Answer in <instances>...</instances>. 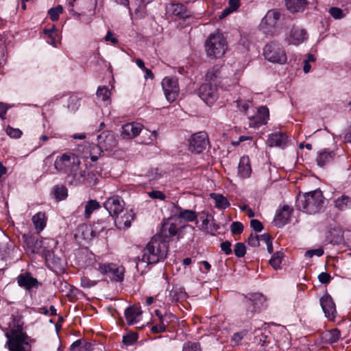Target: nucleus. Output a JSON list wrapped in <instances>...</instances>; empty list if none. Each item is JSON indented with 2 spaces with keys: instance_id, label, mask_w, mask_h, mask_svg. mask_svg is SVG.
Wrapping results in <instances>:
<instances>
[{
  "instance_id": "nucleus-12",
  "label": "nucleus",
  "mask_w": 351,
  "mask_h": 351,
  "mask_svg": "<svg viewBox=\"0 0 351 351\" xmlns=\"http://www.w3.org/2000/svg\"><path fill=\"white\" fill-rule=\"evenodd\" d=\"M162 86L167 99L170 102L175 101L179 93L178 80L173 77H166L162 81Z\"/></svg>"
},
{
  "instance_id": "nucleus-29",
  "label": "nucleus",
  "mask_w": 351,
  "mask_h": 351,
  "mask_svg": "<svg viewBox=\"0 0 351 351\" xmlns=\"http://www.w3.org/2000/svg\"><path fill=\"white\" fill-rule=\"evenodd\" d=\"M124 313L128 325L137 323L140 320L142 313L140 308L136 306L128 307Z\"/></svg>"
},
{
  "instance_id": "nucleus-50",
  "label": "nucleus",
  "mask_w": 351,
  "mask_h": 351,
  "mask_svg": "<svg viewBox=\"0 0 351 351\" xmlns=\"http://www.w3.org/2000/svg\"><path fill=\"white\" fill-rule=\"evenodd\" d=\"M6 134L11 138H19L22 135V132L18 128H13L10 126H8L6 130Z\"/></svg>"
},
{
  "instance_id": "nucleus-4",
  "label": "nucleus",
  "mask_w": 351,
  "mask_h": 351,
  "mask_svg": "<svg viewBox=\"0 0 351 351\" xmlns=\"http://www.w3.org/2000/svg\"><path fill=\"white\" fill-rule=\"evenodd\" d=\"M80 165L79 157L73 153L67 152L58 156L54 162V167L60 173H66L78 169Z\"/></svg>"
},
{
  "instance_id": "nucleus-59",
  "label": "nucleus",
  "mask_w": 351,
  "mask_h": 351,
  "mask_svg": "<svg viewBox=\"0 0 351 351\" xmlns=\"http://www.w3.org/2000/svg\"><path fill=\"white\" fill-rule=\"evenodd\" d=\"M221 249L222 251H223L226 254L229 255L232 254V249H231V243L226 241L224 242H222L220 245Z\"/></svg>"
},
{
  "instance_id": "nucleus-57",
  "label": "nucleus",
  "mask_w": 351,
  "mask_h": 351,
  "mask_svg": "<svg viewBox=\"0 0 351 351\" xmlns=\"http://www.w3.org/2000/svg\"><path fill=\"white\" fill-rule=\"evenodd\" d=\"M137 340V336L135 334L128 335L123 337V342L127 346L132 345Z\"/></svg>"
},
{
  "instance_id": "nucleus-25",
  "label": "nucleus",
  "mask_w": 351,
  "mask_h": 351,
  "mask_svg": "<svg viewBox=\"0 0 351 351\" xmlns=\"http://www.w3.org/2000/svg\"><path fill=\"white\" fill-rule=\"evenodd\" d=\"M178 228L175 223H173L171 220L165 221L161 228L160 235L158 237H160V239L166 241V239L173 237L177 234Z\"/></svg>"
},
{
  "instance_id": "nucleus-47",
  "label": "nucleus",
  "mask_w": 351,
  "mask_h": 351,
  "mask_svg": "<svg viewBox=\"0 0 351 351\" xmlns=\"http://www.w3.org/2000/svg\"><path fill=\"white\" fill-rule=\"evenodd\" d=\"M97 95L102 101H108L110 99V90L106 86L99 87L97 89Z\"/></svg>"
},
{
  "instance_id": "nucleus-52",
  "label": "nucleus",
  "mask_w": 351,
  "mask_h": 351,
  "mask_svg": "<svg viewBox=\"0 0 351 351\" xmlns=\"http://www.w3.org/2000/svg\"><path fill=\"white\" fill-rule=\"evenodd\" d=\"M98 280H90L86 276L81 278V286L84 288H90L95 286Z\"/></svg>"
},
{
  "instance_id": "nucleus-30",
  "label": "nucleus",
  "mask_w": 351,
  "mask_h": 351,
  "mask_svg": "<svg viewBox=\"0 0 351 351\" xmlns=\"http://www.w3.org/2000/svg\"><path fill=\"white\" fill-rule=\"evenodd\" d=\"M335 153L333 151L328 149L321 150L317 156L316 161L319 166L324 167L331 162L335 157Z\"/></svg>"
},
{
  "instance_id": "nucleus-11",
  "label": "nucleus",
  "mask_w": 351,
  "mask_h": 351,
  "mask_svg": "<svg viewBox=\"0 0 351 351\" xmlns=\"http://www.w3.org/2000/svg\"><path fill=\"white\" fill-rule=\"evenodd\" d=\"M208 145V136L205 132H199L191 136L189 149L195 154L202 153Z\"/></svg>"
},
{
  "instance_id": "nucleus-17",
  "label": "nucleus",
  "mask_w": 351,
  "mask_h": 351,
  "mask_svg": "<svg viewBox=\"0 0 351 351\" xmlns=\"http://www.w3.org/2000/svg\"><path fill=\"white\" fill-rule=\"evenodd\" d=\"M307 32L301 27L293 26L290 29L287 41L289 45H298L307 40Z\"/></svg>"
},
{
  "instance_id": "nucleus-22",
  "label": "nucleus",
  "mask_w": 351,
  "mask_h": 351,
  "mask_svg": "<svg viewBox=\"0 0 351 351\" xmlns=\"http://www.w3.org/2000/svg\"><path fill=\"white\" fill-rule=\"evenodd\" d=\"M265 301V298L263 295L259 293L252 294L250 298H246L245 300V304L247 307V315L249 317H252L253 313L259 308V304H262Z\"/></svg>"
},
{
  "instance_id": "nucleus-36",
  "label": "nucleus",
  "mask_w": 351,
  "mask_h": 351,
  "mask_svg": "<svg viewBox=\"0 0 351 351\" xmlns=\"http://www.w3.org/2000/svg\"><path fill=\"white\" fill-rule=\"evenodd\" d=\"M84 172L78 171L77 169L74 171L70 172L67 175V181L70 184L75 186L80 185L83 183L84 180Z\"/></svg>"
},
{
  "instance_id": "nucleus-28",
  "label": "nucleus",
  "mask_w": 351,
  "mask_h": 351,
  "mask_svg": "<svg viewBox=\"0 0 351 351\" xmlns=\"http://www.w3.org/2000/svg\"><path fill=\"white\" fill-rule=\"evenodd\" d=\"M171 213L174 216L184 219L187 221H193L196 219L197 215L195 211L191 210H183L179 206L173 204Z\"/></svg>"
},
{
  "instance_id": "nucleus-56",
  "label": "nucleus",
  "mask_w": 351,
  "mask_h": 351,
  "mask_svg": "<svg viewBox=\"0 0 351 351\" xmlns=\"http://www.w3.org/2000/svg\"><path fill=\"white\" fill-rule=\"evenodd\" d=\"M247 243L252 247H258L260 244L259 236L251 234L248 238Z\"/></svg>"
},
{
  "instance_id": "nucleus-14",
  "label": "nucleus",
  "mask_w": 351,
  "mask_h": 351,
  "mask_svg": "<svg viewBox=\"0 0 351 351\" xmlns=\"http://www.w3.org/2000/svg\"><path fill=\"white\" fill-rule=\"evenodd\" d=\"M199 97L208 105H212L218 98L217 86L210 83L203 84L199 87Z\"/></svg>"
},
{
  "instance_id": "nucleus-41",
  "label": "nucleus",
  "mask_w": 351,
  "mask_h": 351,
  "mask_svg": "<svg viewBox=\"0 0 351 351\" xmlns=\"http://www.w3.org/2000/svg\"><path fill=\"white\" fill-rule=\"evenodd\" d=\"M134 213L132 210L127 211L123 217L115 220V223H119V228H128L131 225L132 221L134 219Z\"/></svg>"
},
{
  "instance_id": "nucleus-2",
  "label": "nucleus",
  "mask_w": 351,
  "mask_h": 351,
  "mask_svg": "<svg viewBox=\"0 0 351 351\" xmlns=\"http://www.w3.org/2000/svg\"><path fill=\"white\" fill-rule=\"evenodd\" d=\"M167 242L154 236L143 250L142 261L147 264H155L163 261L167 255Z\"/></svg>"
},
{
  "instance_id": "nucleus-1",
  "label": "nucleus",
  "mask_w": 351,
  "mask_h": 351,
  "mask_svg": "<svg viewBox=\"0 0 351 351\" xmlns=\"http://www.w3.org/2000/svg\"><path fill=\"white\" fill-rule=\"evenodd\" d=\"M4 331L7 339L5 346L8 351H32V344L35 339L25 332V322L21 315H12Z\"/></svg>"
},
{
  "instance_id": "nucleus-40",
  "label": "nucleus",
  "mask_w": 351,
  "mask_h": 351,
  "mask_svg": "<svg viewBox=\"0 0 351 351\" xmlns=\"http://www.w3.org/2000/svg\"><path fill=\"white\" fill-rule=\"evenodd\" d=\"M32 222L38 232L42 231L46 226V217L45 213H38L33 216Z\"/></svg>"
},
{
  "instance_id": "nucleus-45",
  "label": "nucleus",
  "mask_w": 351,
  "mask_h": 351,
  "mask_svg": "<svg viewBox=\"0 0 351 351\" xmlns=\"http://www.w3.org/2000/svg\"><path fill=\"white\" fill-rule=\"evenodd\" d=\"M63 12L62 5H58L56 7L51 8L48 10V14L51 21H56L59 19V16Z\"/></svg>"
},
{
  "instance_id": "nucleus-20",
  "label": "nucleus",
  "mask_w": 351,
  "mask_h": 351,
  "mask_svg": "<svg viewBox=\"0 0 351 351\" xmlns=\"http://www.w3.org/2000/svg\"><path fill=\"white\" fill-rule=\"evenodd\" d=\"M223 68L219 65H215L209 70H208L206 74V80L208 82V83H214V85L217 86V84H221L223 86L222 83V80L224 78L222 77L223 74Z\"/></svg>"
},
{
  "instance_id": "nucleus-39",
  "label": "nucleus",
  "mask_w": 351,
  "mask_h": 351,
  "mask_svg": "<svg viewBox=\"0 0 351 351\" xmlns=\"http://www.w3.org/2000/svg\"><path fill=\"white\" fill-rule=\"evenodd\" d=\"M341 332L339 329L333 328L330 330H326L323 333V339L329 343L337 342L340 338Z\"/></svg>"
},
{
  "instance_id": "nucleus-18",
  "label": "nucleus",
  "mask_w": 351,
  "mask_h": 351,
  "mask_svg": "<svg viewBox=\"0 0 351 351\" xmlns=\"http://www.w3.org/2000/svg\"><path fill=\"white\" fill-rule=\"evenodd\" d=\"M143 130V125L139 123H128L121 127V136L124 139H131L137 136Z\"/></svg>"
},
{
  "instance_id": "nucleus-23",
  "label": "nucleus",
  "mask_w": 351,
  "mask_h": 351,
  "mask_svg": "<svg viewBox=\"0 0 351 351\" xmlns=\"http://www.w3.org/2000/svg\"><path fill=\"white\" fill-rule=\"evenodd\" d=\"M52 249L49 248L43 255L47 266L52 270L61 269L63 266L62 261L60 257L54 255Z\"/></svg>"
},
{
  "instance_id": "nucleus-62",
  "label": "nucleus",
  "mask_w": 351,
  "mask_h": 351,
  "mask_svg": "<svg viewBox=\"0 0 351 351\" xmlns=\"http://www.w3.org/2000/svg\"><path fill=\"white\" fill-rule=\"evenodd\" d=\"M9 108V106L4 104L2 102H0V117L1 119H5V114Z\"/></svg>"
},
{
  "instance_id": "nucleus-27",
  "label": "nucleus",
  "mask_w": 351,
  "mask_h": 351,
  "mask_svg": "<svg viewBox=\"0 0 351 351\" xmlns=\"http://www.w3.org/2000/svg\"><path fill=\"white\" fill-rule=\"evenodd\" d=\"M292 211L293 209L290 206L287 205L283 206L276 215L275 221L276 225L283 226L287 224L289 221Z\"/></svg>"
},
{
  "instance_id": "nucleus-24",
  "label": "nucleus",
  "mask_w": 351,
  "mask_h": 351,
  "mask_svg": "<svg viewBox=\"0 0 351 351\" xmlns=\"http://www.w3.org/2000/svg\"><path fill=\"white\" fill-rule=\"evenodd\" d=\"M166 10L168 13L172 14L180 19H186L191 16V12L182 3H169L166 6Z\"/></svg>"
},
{
  "instance_id": "nucleus-60",
  "label": "nucleus",
  "mask_w": 351,
  "mask_h": 351,
  "mask_svg": "<svg viewBox=\"0 0 351 351\" xmlns=\"http://www.w3.org/2000/svg\"><path fill=\"white\" fill-rule=\"evenodd\" d=\"M318 279L320 282L327 284L330 281L331 277L328 273L322 272L319 274Z\"/></svg>"
},
{
  "instance_id": "nucleus-33",
  "label": "nucleus",
  "mask_w": 351,
  "mask_h": 351,
  "mask_svg": "<svg viewBox=\"0 0 351 351\" xmlns=\"http://www.w3.org/2000/svg\"><path fill=\"white\" fill-rule=\"evenodd\" d=\"M334 205L339 210L343 211L351 208V197L342 195L334 201Z\"/></svg>"
},
{
  "instance_id": "nucleus-21",
  "label": "nucleus",
  "mask_w": 351,
  "mask_h": 351,
  "mask_svg": "<svg viewBox=\"0 0 351 351\" xmlns=\"http://www.w3.org/2000/svg\"><path fill=\"white\" fill-rule=\"evenodd\" d=\"M288 142V137L286 134L278 132H274L268 136L267 144L269 147H278L285 148Z\"/></svg>"
},
{
  "instance_id": "nucleus-9",
  "label": "nucleus",
  "mask_w": 351,
  "mask_h": 351,
  "mask_svg": "<svg viewBox=\"0 0 351 351\" xmlns=\"http://www.w3.org/2000/svg\"><path fill=\"white\" fill-rule=\"evenodd\" d=\"M97 147L101 152H112L118 145L117 135L111 131H104L97 136Z\"/></svg>"
},
{
  "instance_id": "nucleus-16",
  "label": "nucleus",
  "mask_w": 351,
  "mask_h": 351,
  "mask_svg": "<svg viewBox=\"0 0 351 351\" xmlns=\"http://www.w3.org/2000/svg\"><path fill=\"white\" fill-rule=\"evenodd\" d=\"M320 305L324 313L325 317L330 321H333L337 315L335 304L332 298L328 294L324 295L319 300Z\"/></svg>"
},
{
  "instance_id": "nucleus-51",
  "label": "nucleus",
  "mask_w": 351,
  "mask_h": 351,
  "mask_svg": "<svg viewBox=\"0 0 351 351\" xmlns=\"http://www.w3.org/2000/svg\"><path fill=\"white\" fill-rule=\"evenodd\" d=\"M182 351H201V348L199 343L189 341L184 344Z\"/></svg>"
},
{
  "instance_id": "nucleus-34",
  "label": "nucleus",
  "mask_w": 351,
  "mask_h": 351,
  "mask_svg": "<svg viewBox=\"0 0 351 351\" xmlns=\"http://www.w3.org/2000/svg\"><path fill=\"white\" fill-rule=\"evenodd\" d=\"M287 9L291 12L302 11L307 3L306 0H285Z\"/></svg>"
},
{
  "instance_id": "nucleus-61",
  "label": "nucleus",
  "mask_w": 351,
  "mask_h": 351,
  "mask_svg": "<svg viewBox=\"0 0 351 351\" xmlns=\"http://www.w3.org/2000/svg\"><path fill=\"white\" fill-rule=\"evenodd\" d=\"M246 332L245 331L236 332L232 335V340L234 341L236 343H238L242 340Z\"/></svg>"
},
{
  "instance_id": "nucleus-10",
  "label": "nucleus",
  "mask_w": 351,
  "mask_h": 351,
  "mask_svg": "<svg viewBox=\"0 0 351 351\" xmlns=\"http://www.w3.org/2000/svg\"><path fill=\"white\" fill-rule=\"evenodd\" d=\"M280 16L281 14L278 10H269L261 22V29L266 34L274 35L276 32L277 24Z\"/></svg>"
},
{
  "instance_id": "nucleus-63",
  "label": "nucleus",
  "mask_w": 351,
  "mask_h": 351,
  "mask_svg": "<svg viewBox=\"0 0 351 351\" xmlns=\"http://www.w3.org/2000/svg\"><path fill=\"white\" fill-rule=\"evenodd\" d=\"M106 41H110L113 44H117L118 43V40L113 37V34L112 32L108 31L105 36Z\"/></svg>"
},
{
  "instance_id": "nucleus-44",
  "label": "nucleus",
  "mask_w": 351,
  "mask_h": 351,
  "mask_svg": "<svg viewBox=\"0 0 351 351\" xmlns=\"http://www.w3.org/2000/svg\"><path fill=\"white\" fill-rule=\"evenodd\" d=\"M99 208V204L96 200H89L85 206V217H89L93 212Z\"/></svg>"
},
{
  "instance_id": "nucleus-58",
  "label": "nucleus",
  "mask_w": 351,
  "mask_h": 351,
  "mask_svg": "<svg viewBox=\"0 0 351 351\" xmlns=\"http://www.w3.org/2000/svg\"><path fill=\"white\" fill-rule=\"evenodd\" d=\"M250 226L256 232H261L263 230V225L258 219H252Z\"/></svg>"
},
{
  "instance_id": "nucleus-48",
  "label": "nucleus",
  "mask_w": 351,
  "mask_h": 351,
  "mask_svg": "<svg viewBox=\"0 0 351 351\" xmlns=\"http://www.w3.org/2000/svg\"><path fill=\"white\" fill-rule=\"evenodd\" d=\"M234 252L237 257H243L246 253V248L244 243H237L234 245Z\"/></svg>"
},
{
  "instance_id": "nucleus-3",
  "label": "nucleus",
  "mask_w": 351,
  "mask_h": 351,
  "mask_svg": "<svg viewBox=\"0 0 351 351\" xmlns=\"http://www.w3.org/2000/svg\"><path fill=\"white\" fill-rule=\"evenodd\" d=\"M323 204L324 197L319 189L300 195L296 199V207L309 215L319 213Z\"/></svg>"
},
{
  "instance_id": "nucleus-35",
  "label": "nucleus",
  "mask_w": 351,
  "mask_h": 351,
  "mask_svg": "<svg viewBox=\"0 0 351 351\" xmlns=\"http://www.w3.org/2000/svg\"><path fill=\"white\" fill-rule=\"evenodd\" d=\"M168 297L172 302H176L184 300L186 298V293L183 288L174 287L169 291Z\"/></svg>"
},
{
  "instance_id": "nucleus-5",
  "label": "nucleus",
  "mask_w": 351,
  "mask_h": 351,
  "mask_svg": "<svg viewBox=\"0 0 351 351\" xmlns=\"http://www.w3.org/2000/svg\"><path fill=\"white\" fill-rule=\"evenodd\" d=\"M25 244L28 252L33 254H42L43 256L49 248H53L57 241L53 239H38L33 236L25 237Z\"/></svg>"
},
{
  "instance_id": "nucleus-49",
  "label": "nucleus",
  "mask_w": 351,
  "mask_h": 351,
  "mask_svg": "<svg viewBox=\"0 0 351 351\" xmlns=\"http://www.w3.org/2000/svg\"><path fill=\"white\" fill-rule=\"evenodd\" d=\"M56 197L59 199H63L67 196V189L63 186H56L54 188Z\"/></svg>"
},
{
  "instance_id": "nucleus-31",
  "label": "nucleus",
  "mask_w": 351,
  "mask_h": 351,
  "mask_svg": "<svg viewBox=\"0 0 351 351\" xmlns=\"http://www.w3.org/2000/svg\"><path fill=\"white\" fill-rule=\"evenodd\" d=\"M252 172L250 159L247 156L241 158L239 167L238 174L241 178H248Z\"/></svg>"
},
{
  "instance_id": "nucleus-8",
  "label": "nucleus",
  "mask_w": 351,
  "mask_h": 351,
  "mask_svg": "<svg viewBox=\"0 0 351 351\" xmlns=\"http://www.w3.org/2000/svg\"><path fill=\"white\" fill-rule=\"evenodd\" d=\"M98 271L104 276H107L112 280L122 282L124 278L125 267L113 263H99L97 267Z\"/></svg>"
},
{
  "instance_id": "nucleus-43",
  "label": "nucleus",
  "mask_w": 351,
  "mask_h": 351,
  "mask_svg": "<svg viewBox=\"0 0 351 351\" xmlns=\"http://www.w3.org/2000/svg\"><path fill=\"white\" fill-rule=\"evenodd\" d=\"M142 143L145 144H149L154 142L157 138V132L156 131L151 132L148 130H145L143 131Z\"/></svg>"
},
{
  "instance_id": "nucleus-64",
  "label": "nucleus",
  "mask_w": 351,
  "mask_h": 351,
  "mask_svg": "<svg viewBox=\"0 0 351 351\" xmlns=\"http://www.w3.org/2000/svg\"><path fill=\"white\" fill-rule=\"evenodd\" d=\"M239 0H229V8L233 12L239 7Z\"/></svg>"
},
{
  "instance_id": "nucleus-54",
  "label": "nucleus",
  "mask_w": 351,
  "mask_h": 351,
  "mask_svg": "<svg viewBox=\"0 0 351 351\" xmlns=\"http://www.w3.org/2000/svg\"><path fill=\"white\" fill-rule=\"evenodd\" d=\"M149 197L154 199L164 200L166 198V195L160 191L152 190L147 193Z\"/></svg>"
},
{
  "instance_id": "nucleus-6",
  "label": "nucleus",
  "mask_w": 351,
  "mask_h": 351,
  "mask_svg": "<svg viewBox=\"0 0 351 351\" xmlns=\"http://www.w3.org/2000/svg\"><path fill=\"white\" fill-rule=\"evenodd\" d=\"M226 42L222 34L210 35L206 43V51L208 56L219 58L226 51Z\"/></svg>"
},
{
  "instance_id": "nucleus-38",
  "label": "nucleus",
  "mask_w": 351,
  "mask_h": 351,
  "mask_svg": "<svg viewBox=\"0 0 351 351\" xmlns=\"http://www.w3.org/2000/svg\"><path fill=\"white\" fill-rule=\"evenodd\" d=\"M71 351H91L92 344L85 339H81L75 341L70 347Z\"/></svg>"
},
{
  "instance_id": "nucleus-19",
  "label": "nucleus",
  "mask_w": 351,
  "mask_h": 351,
  "mask_svg": "<svg viewBox=\"0 0 351 351\" xmlns=\"http://www.w3.org/2000/svg\"><path fill=\"white\" fill-rule=\"evenodd\" d=\"M174 318L175 317L173 314L170 313H165L162 317L154 320L156 324L152 326L151 331L154 334L166 331L167 325L170 322L173 321Z\"/></svg>"
},
{
  "instance_id": "nucleus-15",
  "label": "nucleus",
  "mask_w": 351,
  "mask_h": 351,
  "mask_svg": "<svg viewBox=\"0 0 351 351\" xmlns=\"http://www.w3.org/2000/svg\"><path fill=\"white\" fill-rule=\"evenodd\" d=\"M104 206L108 211L110 216L114 217L123 210L125 202L120 196L112 195L105 201Z\"/></svg>"
},
{
  "instance_id": "nucleus-32",
  "label": "nucleus",
  "mask_w": 351,
  "mask_h": 351,
  "mask_svg": "<svg viewBox=\"0 0 351 351\" xmlns=\"http://www.w3.org/2000/svg\"><path fill=\"white\" fill-rule=\"evenodd\" d=\"M261 110L265 117L261 118L257 115L253 116L250 118V126L253 128H259L267 123V120L269 119V109L266 106H262Z\"/></svg>"
},
{
  "instance_id": "nucleus-37",
  "label": "nucleus",
  "mask_w": 351,
  "mask_h": 351,
  "mask_svg": "<svg viewBox=\"0 0 351 351\" xmlns=\"http://www.w3.org/2000/svg\"><path fill=\"white\" fill-rule=\"evenodd\" d=\"M210 196L215 200V206L218 209H226L230 205L227 198L221 194L213 193Z\"/></svg>"
},
{
  "instance_id": "nucleus-26",
  "label": "nucleus",
  "mask_w": 351,
  "mask_h": 351,
  "mask_svg": "<svg viewBox=\"0 0 351 351\" xmlns=\"http://www.w3.org/2000/svg\"><path fill=\"white\" fill-rule=\"evenodd\" d=\"M17 282L21 287L30 290L38 286V282L36 278L32 277L29 274H21L17 277Z\"/></svg>"
},
{
  "instance_id": "nucleus-46",
  "label": "nucleus",
  "mask_w": 351,
  "mask_h": 351,
  "mask_svg": "<svg viewBox=\"0 0 351 351\" xmlns=\"http://www.w3.org/2000/svg\"><path fill=\"white\" fill-rule=\"evenodd\" d=\"M90 226L92 228V230H93V233L95 237L99 236L103 231H104L106 229L105 222L103 221H98L97 222L94 223Z\"/></svg>"
},
{
  "instance_id": "nucleus-53",
  "label": "nucleus",
  "mask_w": 351,
  "mask_h": 351,
  "mask_svg": "<svg viewBox=\"0 0 351 351\" xmlns=\"http://www.w3.org/2000/svg\"><path fill=\"white\" fill-rule=\"evenodd\" d=\"M230 229L233 234H239L243 230V226L239 221H234L231 224Z\"/></svg>"
},
{
  "instance_id": "nucleus-13",
  "label": "nucleus",
  "mask_w": 351,
  "mask_h": 351,
  "mask_svg": "<svg viewBox=\"0 0 351 351\" xmlns=\"http://www.w3.org/2000/svg\"><path fill=\"white\" fill-rule=\"evenodd\" d=\"M74 237L80 245H85L95 237L90 225L82 223L79 225L75 229Z\"/></svg>"
},
{
  "instance_id": "nucleus-55",
  "label": "nucleus",
  "mask_w": 351,
  "mask_h": 351,
  "mask_svg": "<svg viewBox=\"0 0 351 351\" xmlns=\"http://www.w3.org/2000/svg\"><path fill=\"white\" fill-rule=\"evenodd\" d=\"M329 12L335 19H339L343 16L342 10L339 8L332 7L330 9Z\"/></svg>"
},
{
  "instance_id": "nucleus-7",
  "label": "nucleus",
  "mask_w": 351,
  "mask_h": 351,
  "mask_svg": "<svg viewBox=\"0 0 351 351\" xmlns=\"http://www.w3.org/2000/svg\"><path fill=\"white\" fill-rule=\"evenodd\" d=\"M265 58L269 62L284 64L287 62V55L282 45L276 42L267 44L264 48Z\"/></svg>"
},
{
  "instance_id": "nucleus-42",
  "label": "nucleus",
  "mask_w": 351,
  "mask_h": 351,
  "mask_svg": "<svg viewBox=\"0 0 351 351\" xmlns=\"http://www.w3.org/2000/svg\"><path fill=\"white\" fill-rule=\"evenodd\" d=\"M283 258V253L278 251L275 252L269 260V264L274 269L280 267V264Z\"/></svg>"
}]
</instances>
